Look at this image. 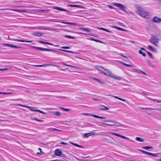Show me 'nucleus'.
Listing matches in <instances>:
<instances>
[{
    "instance_id": "obj_1",
    "label": "nucleus",
    "mask_w": 161,
    "mask_h": 161,
    "mask_svg": "<svg viewBox=\"0 0 161 161\" xmlns=\"http://www.w3.org/2000/svg\"><path fill=\"white\" fill-rule=\"evenodd\" d=\"M137 13L142 17L146 19L149 18V13L142 8L139 6L136 7Z\"/></svg>"
},
{
    "instance_id": "obj_2",
    "label": "nucleus",
    "mask_w": 161,
    "mask_h": 161,
    "mask_svg": "<svg viewBox=\"0 0 161 161\" xmlns=\"http://www.w3.org/2000/svg\"><path fill=\"white\" fill-rule=\"evenodd\" d=\"M160 40V39L157 37L153 35H152L149 41L152 44L158 47Z\"/></svg>"
},
{
    "instance_id": "obj_3",
    "label": "nucleus",
    "mask_w": 161,
    "mask_h": 161,
    "mask_svg": "<svg viewBox=\"0 0 161 161\" xmlns=\"http://www.w3.org/2000/svg\"><path fill=\"white\" fill-rule=\"evenodd\" d=\"M31 47L32 48H34L39 50L42 51H51L53 52H56L59 54H64L65 55V54L63 53L60 52L59 51H57L55 49H48V48H45L41 47Z\"/></svg>"
},
{
    "instance_id": "obj_4",
    "label": "nucleus",
    "mask_w": 161,
    "mask_h": 161,
    "mask_svg": "<svg viewBox=\"0 0 161 161\" xmlns=\"http://www.w3.org/2000/svg\"><path fill=\"white\" fill-rule=\"evenodd\" d=\"M103 74L118 80H122V79L121 77L117 76L113 74L110 70L108 69H105V70Z\"/></svg>"
},
{
    "instance_id": "obj_5",
    "label": "nucleus",
    "mask_w": 161,
    "mask_h": 161,
    "mask_svg": "<svg viewBox=\"0 0 161 161\" xmlns=\"http://www.w3.org/2000/svg\"><path fill=\"white\" fill-rule=\"evenodd\" d=\"M104 122L112 123L113 124H110V126H116L117 127L124 126V125L122 124L112 120H105L104 121Z\"/></svg>"
},
{
    "instance_id": "obj_6",
    "label": "nucleus",
    "mask_w": 161,
    "mask_h": 161,
    "mask_svg": "<svg viewBox=\"0 0 161 161\" xmlns=\"http://www.w3.org/2000/svg\"><path fill=\"white\" fill-rule=\"evenodd\" d=\"M112 5L118 7L119 9L124 11L125 12L126 10V8L122 4L114 3H113Z\"/></svg>"
},
{
    "instance_id": "obj_7",
    "label": "nucleus",
    "mask_w": 161,
    "mask_h": 161,
    "mask_svg": "<svg viewBox=\"0 0 161 161\" xmlns=\"http://www.w3.org/2000/svg\"><path fill=\"white\" fill-rule=\"evenodd\" d=\"M97 108L99 110H109V108L105 106L100 105L97 106Z\"/></svg>"
},
{
    "instance_id": "obj_8",
    "label": "nucleus",
    "mask_w": 161,
    "mask_h": 161,
    "mask_svg": "<svg viewBox=\"0 0 161 161\" xmlns=\"http://www.w3.org/2000/svg\"><path fill=\"white\" fill-rule=\"evenodd\" d=\"M2 44L4 46H7L13 47V48H23L22 47H21L20 46H17L16 45H12L11 44H9L3 43Z\"/></svg>"
},
{
    "instance_id": "obj_9",
    "label": "nucleus",
    "mask_w": 161,
    "mask_h": 161,
    "mask_svg": "<svg viewBox=\"0 0 161 161\" xmlns=\"http://www.w3.org/2000/svg\"><path fill=\"white\" fill-rule=\"evenodd\" d=\"M36 67H47L48 66H56L58 67H59L57 65L51 64H45L41 65H34Z\"/></svg>"
},
{
    "instance_id": "obj_10",
    "label": "nucleus",
    "mask_w": 161,
    "mask_h": 161,
    "mask_svg": "<svg viewBox=\"0 0 161 161\" xmlns=\"http://www.w3.org/2000/svg\"><path fill=\"white\" fill-rule=\"evenodd\" d=\"M96 133L94 132L85 133L83 135V137L84 138H87L90 136L94 135Z\"/></svg>"
},
{
    "instance_id": "obj_11",
    "label": "nucleus",
    "mask_w": 161,
    "mask_h": 161,
    "mask_svg": "<svg viewBox=\"0 0 161 161\" xmlns=\"http://www.w3.org/2000/svg\"><path fill=\"white\" fill-rule=\"evenodd\" d=\"M96 68L97 70L100 71L103 73L105 69L104 68L100 66H96Z\"/></svg>"
},
{
    "instance_id": "obj_12",
    "label": "nucleus",
    "mask_w": 161,
    "mask_h": 161,
    "mask_svg": "<svg viewBox=\"0 0 161 161\" xmlns=\"http://www.w3.org/2000/svg\"><path fill=\"white\" fill-rule=\"evenodd\" d=\"M38 30H48L49 31L52 30L53 31H57V30L53 29H51L50 28H47V27H45V28H41L39 27H37L36 28Z\"/></svg>"
},
{
    "instance_id": "obj_13",
    "label": "nucleus",
    "mask_w": 161,
    "mask_h": 161,
    "mask_svg": "<svg viewBox=\"0 0 161 161\" xmlns=\"http://www.w3.org/2000/svg\"><path fill=\"white\" fill-rule=\"evenodd\" d=\"M153 21L156 23H159L161 22V19L155 16L153 18Z\"/></svg>"
},
{
    "instance_id": "obj_14",
    "label": "nucleus",
    "mask_w": 161,
    "mask_h": 161,
    "mask_svg": "<svg viewBox=\"0 0 161 161\" xmlns=\"http://www.w3.org/2000/svg\"><path fill=\"white\" fill-rule=\"evenodd\" d=\"M55 154L57 156H60L62 154V152L60 149H57L55 150Z\"/></svg>"
},
{
    "instance_id": "obj_15",
    "label": "nucleus",
    "mask_w": 161,
    "mask_h": 161,
    "mask_svg": "<svg viewBox=\"0 0 161 161\" xmlns=\"http://www.w3.org/2000/svg\"><path fill=\"white\" fill-rule=\"evenodd\" d=\"M111 134H113V135H114L116 136L119 137H121L122 138H124V139H129V138L127 137H126L125 136L121 135L119 134H117V133H111Z\"/></svg>"
},
{
    "instance_id": "obj_16",
    "label": "nucleus",
    "mask_w": 161,
    "mask_h": 161,
    "mask_svg": "<svg viewBox=\"0 0 161 161\" xmlns=\"http://www.w3.org/2000/svg\"><path fill=\"white\" fill-rule=\"evenodd\" d=\"M140 108L143 110L145 109H149V110H157L160 111H161V108H158L157 109L154 108H144L141 107Z\"/></svg>"
},
{
    "instance_id": "obj_17",
    "label": "nucleus",
    "mask_w": 161,
    "mask_h": 161,
    "mask_svg": "<svg viewBox=\"0 0 161 161\" xmlns=\"http://www.w3.org/2000/svg\"><path fill=\"white\" fill-rule=\"evenodd\" d=\"M39 42L42 43H43V44H47V45H53V46H54L56 47H58L59 46V45H54L52 43L47 42H43V41H39Z\"/></svg>"
},
{
    "instance_id": "obj_18",
    "label": "nucleus",
    "mask_w": 161,
    "mask_h": 161,
    "mask_svg": "<svg viewBox=\"0 0 161 161\" xmlns=\"http://www.w3.org/2000/svg\"><path fill=\"white\" fill-rule=\"evenodd\" d=\"M10 40H11L13 41H17V42H31L32 41H27V40H22L19 39H9Z\"/></svg>"
},
{
    "instance_id": "obj_19",
    "label": "nucleus",
    "mask_w": 161,
    "mask_h": 161,
    "mask_svg": "<svg viewBox=\"0 0 161 161\" xmlns=\"http://www.w3.org/2000/svg\"><path fill=\"white\" fill-rule=\"evenodd\" d=\"M53 9H57V10L61 11H63L65 12H69L66 9H64L58 7L54 6L53 7Z\"/></svg>"
},
{
    "instance_id": "obj_20",
    "label": "nucleus",
    "mask_w": 161,
    "mask_h": 161,
    "mask_svg": "<svg viewBox=\"0 0 161 161\" xmlns=\"http://www.w3.org/2000/svg\"><path fill=\"white\" fill-rule=\"evenodd\" d=\"M146 62L147 65L150 67H155V66L153 64V63L151 62L149 60H146Z\"/></svg>"
},
{
    "instance_id": "obj_21",
    "label": "nucleus",
    "mask_w": 161,
    "mask_h": 161,
    "mask_svg": "<svg viewBox=\"0 0 161 161\" xmlns=\"http://www.w3.org/2000/svg\"><path fill=\"white\" fill-rule=\"evenodd\" d=\"M42 33L40 32H35L32 33V35L34 36L40 37L42 36Z\"/></svg>"
},
{
    "instance_id": "obj_22",
    "label": "nucleus",
    "mask_w": 161,
    "mask_h": 161,
    "mask_svg": "<svg viewBox=\"0 0 161 161\" xmlns=\"http://www.w3.org/2000/svg\"><path fill=\"white\" fill-rule=\"evenodd\" d=\"M91 116L99 119H106V117H102V116H99L97 115H95V114H91Z\"/></svg>"
},
{
    "instance_id": "obj_23",
    "label": "nucleus",
    "mask_w": 161,
    "mask_h": 161,
    "mask_svg": "<svg viewBox=\"0 0 161 161\" xmlns=\"http://www.w3.org/2000/svg\"><path fill=\"white\" fill-rule=\"evenodd\" d=\"M60 22L63 23V24H69L71 25H73L77 26L78 25V24L77 23H71V22H66L64 21H62Z\"/></svg>"
},
{
    "instance_id": "obj_24",
    "label": "nucleus",
    "mask_w": 161,
    "mask_h": 161,
    "mask_svg": "<svg viewBox=\"0 0 161 161\" xmlns=\"http://www.w3.org/2000/svg\"><path fill=\"white\" fill-rule=\"evenodd\" d=\"M148 48L149 50L154 52H156L157 50L156 48L153 47L152 46L150 45L148 46Z\"/></svg>"
},
{
    "instance_id": "obj_25",
    "label": "nucleus",
    "mask_w": 161,
    "mask_h": 161,
    "mask_svg": "<svg viewBox=\"0 0 161 161\" xmlns=\"http://www.w3.org/2000/svg\"><path fill=\"white\" fill-rule=\"evenodd\" d=\"M112 28L117 29L118 30H120L121 31H126V30H125L123 28H120L119 27H118L115 26L113 25L112 26Z\"/></svg>"
},
{
    "instance_id": "obj_26",
    "label": "nucleus",
    "mask_w": 161,
    "mask_h": 161,
    "mask_svg": "<svg viewBox=\"0 0 161 161\" xmlns=\"http://www.w3.org/2000/svg\"><path fill=\"white\" fill-rule=\"evenodd\" d=\"M119 62L121 64L124 65H125V66H127V67H132V65H130V64H126L123 62H121V61H119Z\"/></svg>"
},
{
    "instance_id": "obj_27",
    "label": "nucleus",
    "mask_w": 161,
    "mask_h": 161,
    "mask_svg": "<svg viewBox=\"0 0 161 161\" xmlns=\"http://www.w3.org/2000/svg\"><path fill=\"white\" fill-rule=\"evenodd\" d=\"M58 50L59 51H60L67 52L71 53H76V52H72V51H69V50H63V49H58Z\"/></svg>"
},
{
    "instance_id": "obj_28",
    "label": "nucleus",
    "mask_w": 161,
    "mask_h": 161,
    "mask_svg": "<svg viewBox=\"0 0 161 161\" xmlns=\"http://www.w3.org/2000/svg\"><path fill=\"white\" fill-rule=\"evenodd\" d=\"M68 6H69L71 7H76L81 8H84V7L82 6H80L76 5H71V4H69L68 5Z\"/></svg>"
},
{
    "instance_id": "obj_29",
    "label": "nucleus",
    "mask_w": 161,
    "mask_h": 161,
    "mask_svg": "<svg viewBox=\"0 0 161 161\" xmlns=\"http://www.w3.org/2000/svg\"><path fill=\"white\" fill-rule=\"evenodd\" d=\"M53 114L55 116H60L61 115L60 113L58 111L54 112L53 113Z\"/></svg>"
},
{
    "instance_id": "obj_30",
    "label": "nucleus",
    "mask_w": 161,
    "mask_h": 161,
    "mask_svg": "<svg viewBox=\"0 0 161 161\" xmlns=\"http://www.w3.org/2000/svg\"><path fill=\"white\" fill-rule=\"evenodd\" d=\"M93 79L98 81L101 84H104V82L103 81H101L99 79H97V78H93Z\"/></svg>"
},
{
    "instance_id": "obj_31",
    "label": "nucleus",
    "mask_w": 161,
    "mask_h": 161,
    "mask_svg": "<svg viewBox=\"0 0 161 161\" xmlns=\"http://www.w3.org/2000/svg\"><path fill=\"white\" fill-rule=\"evenodd\" d=\"M135 140L136 141H139L140 142H144V140L141 138L139 137H136L135 138Z\"/></svg>"
},
{
    "instance_id": "obj_32",
    "label": "nucleus",
    "mask_w": 161,
    "mask_h": 161,
    "mask_svg": "<svg viewBox=\"0 0 161 161\" xmlns=\"http://www.w3.org/2000/svg\"><path fill=\"white\" fill-rule=\"evenodd\" d=\"M12 10L13 11H16V12H26V10H20L18 9H12Z\"/></svg>"
},
{
    "instance_id": "obj_33",
    "label": "nucleus",
    "mask_w": 161,
    "mask_h": 161,
    "mask_svg": "<svg viewBox=\"0 0 161 161\" xmlns=\"http://www.w3.org/2000/svg\"><path fill=\"white\" fill-rule=\"evenodd\" d=\"M69 143H71V144L75 146H76V147H80V148H83V147L81 146H80V145H79L78 144H76V143H74L72 142H69Z\"/></svg>"
},
{
    "instance_id": "obj_34",
    "label": "nucleus",
    "mask_w": 161,
    "mask_h": 161,
    "mask_svg": "<svg viewBox=\"0 0 161 161\" xmlns=\"http://www.w3.org/2000/svg\"><path fill=\"white\" fill-rule=\"evenodd\" d=\"M78 29H79L80 30H83L84 31H87L88 32H90V30L89 29H86V28H82V27L79 28Z\"/></svg>"
},
{
    "instance_id": "obj_35",
    "label": "nucleus",
    "mask_w": 161,
    "mask_h": 161,
    "mask_svg": "<svg viewBox=\"0 0 161 161\" xmlns=\"http://www.w3.org/2000/svg\"><path fill=\"white\" fill-rule=\"evenodd\" d=\"M64 37L66 38L73 39H76V38L75 37L69 35H64Z\"/></svg>"
},
{
    "instance_id": "obj_36",
    "label": "nucleus",
    "mask_w": 161,
    "mask_h": 161,
    "mask_svg": "<svg viewBox=\"0 0 161 161\" xmlns=\"http://www.w3.org/2000/svg\"><path fill=\"white\" fill-rule=\"evenodd\" d=\"M58 108L61 109L67 112L69 111L70 110V109L69 108H65L62 107H58Z\"/></svg>"
},
{
    "instance_id": "obj_37",
    "label": "nucleus",
    "mask_w": 161,
    "mask_h": 161,
    "mask_svg": "<svg viewBox=\"0 0 161 161\" xmlns=\"http://www.w3.org/2000/svg\"><path fill=\"white\" fill-rule=\"evenodd\" d=\"M99 29V30H103V31H107V32H111L108 30L107 29H105L103 28H99V27H97Z\"/></svg>"
},
{
    "instance_id": "obj_38",
    "label": "nucleus",
    "mask_w": 161,
    "mask_h": 161,
    "mask_svg": "<svg viewBox=\"0 0 161 161\" xmlns=\"http://www.w3.org/2000/svg\"><path fill=\"white\" fill-rule=\"evenodd\" d=\"M151 100L153 101L154 102H156L157 103H161V101H159L156 99H153L147 97Z\"/></svg>"
},
{
    "instance_id": "obj_39",
    "label": "nucleus",
    "mask_w": 161,
    "mask_h": 161,
    "mask_svg": "<svg viewBox=\"0 0 161 161\" xmlns=\"http://www.w3.org/2000/svg\"><path fill=\"white\" fill-rule=\"evenodd\" d=\"M25 107L27 108H29L30 110L31 111L36 112V111H37V109H33L32 108V107H31L27 106H25Z\"/></svg>"
},
{
    "instance_id": "obj_40",
    "label": "nucleus",
    "mask_w": 161,
    "mask_h": 161,
    "mask_svg": "<svg viewBox=\"0 0 161 161\" xmlns=\"http://www.w3.org/2000/svg\"><path fill=\"white\" fill-rule=\"evenodd\" d=\"M159 154V153H150L149 155L154 157H158V154Z\"/></svg>"
},
{
    "instance_id": "obj_41",
    "label": "nucleus",
    "mask_w": 161,
    "mask_h": 161,
    "mask_svg": "<svg viewBox=\"0 0 161 161\" xmlns=\"http://www.w3.org/2000/svg\"><path fill=\"white\" fill-rule=\"evenodd\" d=\"M142 148L144 149L147 150L148 149H152L153 147L151 146H146V147H143Z\"/></svg>"
},
{
    "instance_id": "obj_42",
    "label": "nucleus",
    "mask_w": 161,
    "mask_h": 161,
    "mask_svg": "<svg viewBox=\"0 0 161 161\" xmlns=\"http://www.w3.org/2000/svg\"><path fill=\"white\" fill-rule=\"evenodd\" d=\"M137 73L140 74H142L145 75H147V74L145 72L141 70H138Z\"/></svg>"
},
{
    "instance_id": "obj_43",
    "label": "nucleus",
    "mask_w": 161,
    "mask_h": 161,
    "mask_svg": "<svg viewBox=\"0 0 161 161\" xmlns=\"http://www.w3.org/2000/svg\"><path fill=\"white\" fill-rule=\"evenodd\" d=\"M104 120L102 122H100L99 123L102 124H103V125H107L110 126V124H108L106 123H106H107V122H104Z\"/></svg>"
},
{
    "instance_id": "obj_44",
    "label": "nucleus",
    "mask_w": 161,
    "mask_h": 161,
    "mask_svg": "<svg viewBox=\"0 0 161 161\" xmlns=\"http://www.w3.org/2000/svg\"><path fill=\"white\" fill-rule=\"evenodd\" d=\"M112 97H114V98H116L118 99H119V100L123 101L124 102H125V100L122 99V98H120L118 97H117V96H112Z\"/></svg>"
},
{
    "instance_id": "obj_45",
    "label": "nucleus",
    "mask_w": 161,
    "mask_h": 161,
    "mask_svg": "<svg viewBox=\"0 0 161 161\" xmlns=\"http://www.w3.org/2000/svg\"><path fill=\"white\" fill-rule=\"evenodd\" d=\"M140 151H141L142 152L144 153H145V154H147L149 155V154H150V153L149 152H146V151H144V150H140Z\"/></svg>"
},
{
    "instance_id": "obj_46",
    "label": "nucleus",
    "mask_w": 161,
    "mask_h": 161,
    "mask_svg": "<svg viewBox=\"0 0 161 161\" xmlns=\"http://www.w3.org/2000/svg\"><path fill=\"white\" fill-rule=\"evenodd\" d=\"M139 53L140 54H142L144 57H145L146 55V54L144 53H143L141 50H140L139 52Z\"/></svg>"
},
{
    "instance_id": "obj_47",
    "label": "nucleus",
    "mask_w": 161,
    "mask_h": 161,
    "mask_svg": "<svg viewBox=\"0 0 161 161\" xmlns=\"http://www.w3.org/2000/svg\"><path fill=\"white\" fill-rule=\"evenodd\" d=\"M147 53L148 54V55L149 56L150 58H153V54L151 53H150L149 52L147 51Z\"/></svg>"
},
{
    "instance_id": "obj_48",
    "label": "nucleus",
    "mask_w": 161,
    "mask_h": 161,
    "mask_svg": "<svg viewBox=\"0 0 161 161\" xmlns=\"http://www.w3.org/2000/svg\"><path fill=\"white\" fill-rule=\"evenodd\" d=\"M62 64L63 65H65V66H69V67H74V68H77L76 67L74 66H72V65H68V64H65L64 63H62Z\"/></svg>"
},
{
    "instance_id": "obj_49",
    "label": "nucleus",
    "mask_w": 161,
    "mask_h": 161,
    "mask_svg": "<svg viewBox=\"0 0 161 161\" xmlns=\"http://www.w3.org/2000/svg\"><path fill=\"white\" fill-rule=\"evenodd\" d=\"M36 112H40V113L43 114H47V113L45 112H43V111H40L39 110H38V109H37V111Z\"/></svg>"
},
{
    "instance_id": "obj_50",
    "label": "nucleus",
    "mask_w": 161,
    "mask_h": 161,
    "mask_svg": "<svg viewBox=\"0 0 161 161\" xmlns=\"http://www.w3.org/2000/svg\"><path fill=\"white\" fill-rule=\"evenodd\" d=\"M31 119H35L37 121H40V122H42L43 121V120H40V119H38L37 118H31Z\"/></svg>"
},
{
    "instance_id": "obj_51",
    "label": "nucleus",
    "mask_w": 161,
    "mask_h": 161,
    "mask_svg": "<svg viewBox=\"0 0 161 161\" xmlns=\"http://www.w3.org/2000/svg\"><path fill=\"white\" fill-rule=\"evenodd\" d=\"M0 94H11L12 93L11 92H0Z\"/></svg>"
},
{
    "instance_id": "obj_52",
    "label": "nucleus",
    "mask_w": 161,
    "mask_h": 161,
    "mask_svg": "<svg viewBox=\"0 0 161 161\" xmlns=\"http://www.w3.org/2000/svg\"><path fill=\"white\" fill-rule=\"evenodd\" d=\"M47 21H51V22H57V21H56L54 19H49L47 20Z\"/></svg>"
},
{
    "instance_id": "obj_53",
    "label": "nucleus",
    "mask_w": 161,
    "mask_h": 161,
    "mask_svg": "<svg viewBox=\"0 0 161 161\" xmlns=\"http://www.w3.org/2000/svg\"><path fill=\"white\" fill-rule=\"evenodd\" d=\"M53 128H47L46 129V130L47 131H53Z\"/></svg>"
},
{
    "instance_id": "obj_54",
    "label": "nucleus",
    "mask_w": 161,
    "mask_h": 161,
    "mask_svg": "<svg viewBox=\"0 0 161 161\" xmlns=\"http://www.w3.org/2000/svg\"><path fill=\"white\" fill-rule=\"evenodd\" d=\"M91 40H93V41H95L97 42H101V43H102V42L99 41V40H96V39H91Z\"/></svg>"
},
{
    "instance_id": "obj_55",
    "label": "nucleus",
    "mask_w": 161,
    "mask_h": 161,
    "mask_svg": "<svg viewBox=\"0 0 161 161\" xmlns=\"http://www.w3.org/2000/svg\"><path fill=\"white\" fill-rule=\"evenodd\" d=\"M61 48L63 49H69L70 47H62Z\"/></svg>"
},
{
    "instance_id": "obj_56",
    "label": "nucleus",
    "mask_w": 161,
    "mask_h": 161,
    "mask_svg": "<svg viewBox=\"0 0 161 161\" xmlns=\"http://www.w3.org/2000/svg\"><path fill=\"white\" fill-rule=\"evenodd\" d=\"M82 115L86 116H91V114L87 113H83L82 114Z\"/></svg>"
},
{
    "instance_id": "obj_57",
    "label": "nucleus",
    "mask_w": 161,
    "mask_h": 161,
    "mask_svg": "<svg viewBox=\"0 0 161 161\" xmlns=\"http://www.w3.org/2000/svg\"><path fill=\"white\" fill-rule=\"evenodd\" d=\"M38 149L40 150V153H37V154L40 155V154H41V153H42V149L40 148H38Z\"/></svg>"
},
{
    "instance_id": "obj_58",
    "label": "nucleus",
    "mask_w": 161,
    "mask_h": 161,
    "mask_svg": "<svg viewBox=\"0 0 161 161\" xmlns=\"http://www.w3.org/2000/svg\"><path fill=\"white\" fill-rule=\"evenodd\" d=\"M107 142L109 143H110L111 144H114V142H112V141H110L109 140H108L107 141Z\"/></svg>"
},
{
    "instance_id": "obj_59",
    "label": "nucleus",
    "mask_w": 161,
    "mask_h": 161,
    "mask_svg": "<svg viewBox=\"0 0 161 161\" xmlns=\"http://www.w3.org/2000/svg\"><path fill=\"white\" fill-rule=\"evenodd\" d=\"M76 33H77V34H84V35H90V34H86V33H82V32H77Z\"/></svg>"
},
{
    "instance_id": "obj_60",
    "label": "nucleus",
    "mask_w": 161,
    "mask_h": 161,
    "mask_svg": "<svg viewBox=\"0 0 161 161\" xmlns=\"http://www.w3.org/2000/svg\"><path fill=\"white\" fill-rule=\"evenodd\" d=\"M60 143L61 144H64V145H68V143H65L64 142H60Z\"/></svg>"
},
{
    "instance_id": "obj_61",
    "label": "nucleus",
    "mask_w": 161,
    "mask_h": 161,
    "mask_svg": "<svg viewBox=\"0 0 161 161\" xmlns=\"http://www.w3.org/2000/svg\"><path fill=\"white\" fill-rule=\"evenodd\" d=\"M40 12H45L46 11H47L46 10H39Z\"/></svg>"
},
{
    "instance_id": "obj_62",
    "label": "nucleus",
    "mask_w": 161,
    "mask_h": 161,
    "mask_svg": "<svg viewBox=\"0 0 161 161\" xmlns=\"http://www.w3.org/2000/svg\"><path fill=\"white\" fill-rule=\"evenodd\" d=\"M119 55H120V56H122L124 57V58H127V57L125 56H124L123 54H122V53H119Z\"/></svg>"
},
{
    "instance_id": "obj_63",
    "label": "nucleus",
    "mask_w": 161,
    "mask_h": 161,
    "mask_svg": "<svg viewBox=\"0 0 161 161\" xmlns=\"http://www.w3.org/2000/svg\"><path fill=\"white\" fill-rule=\"evenodd\" d=\"M109 7L110 8V9H114V7L112 6H111V5H108Z\"/></svg>"
},
{
    "instance_id": "obj_64",
    "label": "nucleus",
    "mask_w": 161,
    "mask_h": 161,
    "mask_svg": "<svg viewBox=\"0 0 161 161\" xmlns=\"http://www.w3.org/2000/svg\"><path fill=\"white\" fill-rule=\"evenodd\" d=\"M133 70L135 72H138V69H133Z\"/></svg>"
}]
</instances>
